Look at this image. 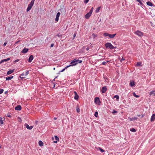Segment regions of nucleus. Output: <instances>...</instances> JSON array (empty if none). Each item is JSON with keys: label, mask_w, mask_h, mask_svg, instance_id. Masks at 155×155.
<instances>
[{"label": "nucleus", "mask_w": 155, "mask_h": 155, "mask_svg": "<svg viewBox=\"0 0 155 155\" xmlns=\"http://www.w3.org/2000/svg\"><path fill=\"white\" fill-rule=\"evenodd\" d=\"M94 8L93 7L91 8V9L90 10L89 12L87 13L85 16V17L86 19H88L91 15L92 12Z\"/></svg>", "instance_id": "nucleus-1"}, {"label": "nucleus", "mask_w": 155, "mask_h": 155, "mask_svg": "<svg viewBox=\"0 0 155 155\" xmlns=\"http://www.w3.org/2000/svg\"><path fill=\"white\" fill-rule=\"evenodd\" d=\"M34 3V0H32L31 2H30V4L28 5V7H27V8L26 9V11L27 12H28L29 11L31 8H32L33 5Z\"/></svg>", "instance_id": "nucleus-2"}, {"label": "nucleus", "mask_w": 155, "mask_h": 155, "mask_svg": "<svg viewBox=\"0 0 155 155\" xmlns=\"http://www.w3.org/2000/svg\"><path fill=\"white\" fill-rule=\"evenodd\" d=\"M77 64V59L75 58L73 60L71 61H70V64L68 66L69 67L70 66H74L76 65Z\"/></svg>", "instance_id": "nucleus-3"}, {"label": "nucleus", "mask_w": 155, "mask_h": 155, "mask_svg": "<svg viewBox=\"0 0 155 155\" xmlns=\"http://www.w3.org/2000/svg\"><path fill=\"white\" fill-rule=\"evenodd\" d=\"M105 46L107 48H109L110 49H113L114 48V47L112 44L109 42H107L105 45Z\"/></svg>", "instance_id": "nucleus-4"}, {"label": "nucleus", "mask_w": 155, "mask_h": 155, "mask_svg": "<svg viewBox=\"0 0 155 155\" xmlns=\"http://www.w3.org/2000/svg\"><path fill=\"white\" fill-rule=\"evenodd\" d=\"M116 35V33L111 35L107 33H104L103 34V35L105 37L108 36L110 38H113Z\"/></svg>", "instance_id": "nucleus-5"}, {"label": "nucleus", "mask_w": 155, "mask_h": 155, "mask_svg": "<svg viewBox=\"0 0 155 155\" xmlns=\"http://www.w3.org/2000/svg\"><path fill=\"white\" fill-rule=\"evenodd\" d=\"M94 102L95 103L100 105L101 104V101L100 100L99 98L98 97H96L94 99Z\"/></svg>", "instance_id": "nucleus-6"}, {"label": "nucleus", "mask_w": 155, "mask_h": 155, "mask_svg": "<svg viewBox=\"0 0 155 155\" xmlns=\"http://www.w3.org/2000/svg\"><path fill=\"white\" fill-rule=\"evenodd\" d=\"M135 33L139 37H141L142 36H143V33L139 30H137L135 31Z\"/></svg>", "instance_id": "nucleus-7"}, {"label": "nucleus", "mask_w": 155, "mask_h": 155, "mask_svg": "<svg viewBox=\"0 0 155 155\" xmlns=\"http://www.w3.org/2000/svg\"><path fill=\"white\" fill-rule=\"evenodd\" d=\"M24 126L28 130H31L33 128V126H29V125L27 124V123H25L24 124Z\"/></svg>", "instance_id": "nucleus-8"}, {"label": "nucleus", "mask_w": 155, "mask_h": 155, "mask_svg": "<svg viewBox=\"0 0 155 155\" xmlns=\"http://www.w3.org/2000/svg\"><path fill=\"white\" fill-rule=\"evenodd\" d=\"M60 15L61 13L60 12H58L57 13L55 20L56 21L58 22V21Z\"/></svg>", "instance_id": "nucleus-9"}, {"label": "nucleus", "mask_w": 155, "mask_h": 155, "mask_svg": "<svg viewBox=\"0 0 155 155\" xmlns=\"http://www.w3.org/2000/svg\"><path fill=\"white\" fill-rule=\"evenodd\" d=\"M107 90V88L106 86L103 87L101 89V92L102 93H105Z\"/></svg>", "instance_id": "nucleus-10"}, {"label": "nucleus", "mask_w": 155, "mask_h": 155, "mask_svg": "<svg viewBox=\"0 0 155 155\" xmlns=\"http://www.w3.org/2000/svg\"><path fill=\"white\" fill-rule=\"evenodd\" d=\"M33 58V56L32 55H31L29 56V58L28 59V61L29 62H31L32 61Z\"/></svg>", "instance_id": "nucleus-11"}, {"label": "nucleus", "mask_w": 155, "mask_h": 155, "mask_svg": "<svg viewBox=\"0 0 155 155\" xmlns=\"http://www.w3.org/2000/svg\"><path fill=\"white\" fill-rule=\"evenodd\" d=\"M10 59V58H8L6 59H4L0 61V64H2V63L5 62L7 61H8Z\"/></svg>", "instance_id": "nucleus-12"}, {"label": "nucleus", "mask_w": 155, "mask_h": 155, "mask_svg": "<svg viewBox=\"0 0 155 155\" xmlns=\"http://www.w3.org/2000/svg\"><path fill=\"white\" fill-rule=\"evenodd\" d=\"M155 120V114H153L151 117L150 121L153 122Z\"/></svg>", "instance_id": "nucleus-13"}, {"label": "nucleus", "mask_w": 155, "mask_h": 155, "mask_svg": "<svg viewBox=\"0 0 155 155\" xmlns=\"http://www.w3.org/2000/svg\"><path fill=\"white\" fill-rule=\"evenodd\" d=\"M21 109V107L20 105H17L15 108V109L17 110H20Z\"/></svg>", "instance_id": "nucleus-14"}, {"label": "nucleus", "mask_w": 155, "mask_h": 155, "mask_svg": "<svg viewBox=\"0 0 155 155\" xmlns=\"http://www.w3.org/2000/svg\"><path fill=\"white\" fill-rule=\"evenodd\" d=\"M28 48H25L21 51V52L23 53H26L28 51Z\"/></svg>", "instance_id": "nucleus-15"}, {"label": "nucleus", "mask_w": 155, "mask_h": 155, "mask_svg": "<svg viewBox=\"0 0 155 155\" xmlns=\"http://www.w3.org/2000/svg\"><path fill=\"white\" fill-rule=\"evenodd\" d=\"M147 5L150 6H154V5L151 2L148 1L147 2Z\"/></svg>", "instance_id": "nucleus-16"}, {"label": "nucleus", "mask_w": 155, "mask_h": 155, "mask_svg": "<svg viewBox=\"0 0 155 155\" xmlns=\"http://www.w3.org/2000/svg\"><path fill=\"white\" fill-rule=\"evenodd\" d=\"M4 120V119L2 117H0V125H2L3 124V121Z\"/></svg>", "instance_id": "nucleus-17"}, {"label": "nucleus", "mask_w": 155, "mask_h": 155, "mask_svg": "<svg viewBox=\"0 0 155 155\" xmlns=\"http://www.w3.org/2000/svg\"><path fill=\"white\" fill-rule=\"evenodd\" d=\"M14 71V69L12 70H11L8 71L7 72V75H9V74H12V73Z\"/></svg>", "instance_id": "nucleus-18"}, {"label": "nucleus", "mask_w": 155, "mask_h": 155, "mask_svg": "<svg viewBox=\"0 0 155 155\" xmlns=\"http://www.w3.org/2000/svg\"><path fill=\"white\" fill-rule=\"evenodd\" d=\"M13 78V76H9L6 78V80L9 81Z\"/></svg>", "instance_id": "nucleus-19"}, {"label": "nucleus", "mask_w": 155, "mask_h": 155, "mask_svg": "<svg viewBox=\"0 0 155 155\" xmlns=\"http://www.w3.org/2000/svg\"><path fill=\"white\" fill-rule=\"evenodd\" d=\"M38 144L40 146H43L44 143L41 141L40 140L38 142Z\"/></svg>", "instance_id": "nucleus-20"}, {"label": "nucleus", "mask_w": 155, "mask_h": 155, "mask_svg": "<svg viewBox=\"0 0 155 155\" xmlns=\"http://www.w3.org/2000/svg\"><path fill=\"white\" fill-rule=\"evenodd\" d=\"M128 119L130 120V121H134L135 120L137 119V117H134L133 118H129Z\"/></svg>", "instance_id": "nucleus-21"}, {"label": "nucleus", "mask_w": 155, "mask_h": 155, "mask_svg": "<svg viewBox=\"0 0 155 155\" xmlns=\"http://www.w3.org/2000/svg\"><path fill=\"white\" fill-rule=\"evenodd\" d=\"M114 98H116V100L117 101H118L119 100V96L118 95H116L114 97Z\"/></svg>", "instance_id": "nucleus-22"}, {"label": "nucleus", "mask_w": 155, "mask_h": 155, "mask_svg": "<svg viewBox=\"0 0 155 155\" xmlns=\"http://www.w3.org/2000/svg\"><path fill=\"white\" fill-rule=\"evenodd\" d=\"M150 95H152V94H153L154 96H155V90H153L150 92Z\"/></svg>", "instance_id": "nucleus-23"}, {"label": "nucleus", "mask_w": 155, "mask_h": 155, "mask_svg": "<svg viewBox=\"0 0 155 155\" xmlns=\"http://www.w3.org/2000/svg\"><path fill=\"white\" fill-rule=\"evenodd\" d=\"M133 95L135 97L138 98L140 97V96L137 95L135 92H133Z\"/></svg>", "instance_id": "nucleus-24"}, {"label": "nucleus", "mask_w": 155, "mask_h": 155, "mask_svg": "<svg viewBox=\"0 0 155 155\" xmlns=\"http://www.w3.org/2000/svg\"><path fill=\"white\" fill-rule=\"evenodd\" d=\"M140 5H141V7L142 8H143V7H145V6L143 4V3L141 2V1H140L139 2Z\"/></svg>", "instance_id": "nucleus-25"}, {"label": "nucleus", "mask_w": 155, "mask_h": 155, "mask_svg": "<svg viewBox=\"0 0 155 155\" xmlns=\"http://www.w3.org/2000/svg\"><path fill=\"white\" fill-rule=\"evenodd\" d=\"M78 97H79L78 95V94L74 95V98L76 100H78Z\"/></svg>", "instance_id": "nucleus-26"}, {"label": "nucleus", "mask_w": 155, "mask_h": 155, "mask_svg": "<svg viewBox=\"0 0 155 155\" xmlns=\"http://www.w3.org/2000/svg\"><path fill=\"white\" fill-rule=\"evenodd\" d=\"M68 67H69V66H68V65L66 66V67H65V68L64 69H63L62 70H61L60 72H62L64 71L67 68H68Z\"/></svg>", "instance_id": "nucleus-27"}, {"label": "nucleus", "mask_w": 155, "mask_h": 155, "mask_svg": "<svg viewBox=\"0 0 155 155\" xmlns=\"http://www.w3.org/2000/svg\"><path fill=\"white\" fill-rule=\"evenodd\" d=\"M135 85L134 82V81H131L130 82V86L131 87H133Z\"/></svg>", "instance_id": "nucleus-28"}, {"label": "nucleus", "mask_w": 155, "mask_h": 155, "mask_svg": "<svg viewBox=\"0 0 155 155\" xmlns=\"http://www.w3.org/2000/svg\"><path fill=\"white\" fill-rule=\"evenodd\" d=\"M29 74V71L28 70L26 71L25 74H24L25 76H26Z\"/></svg>", "instance_id": "nucleus-29"}, {"label": "nucleus", "mask_w": 155, "mask_h": 155, "mask_svg": "<svg viewBox=\"0 0 155 155\" xmlns=\"http://www.w3.org/2000/svg\"><path fill=\"white\" fill-rule=\"evenodd\" d=\"M101 8V7H98L96 9L95 11V12L96 13H98L99 12V11Z\"/></svg>", "instance_id": "nucleus-30"}, {"label": "nucleus", "mask_w": 155, "mask_h": 155, "mask_svg": "<svg viewBox=\"0 0 155 155\" xmlns=\"http://www.w3.org/2000/svg\"><path fill=\"white\" fill-rule=\"evenodd\" d=\"M130 130L132 132H135L136 131V130L134 128H132L131 129H130Z\"/></svg>", "instance_id": "nucleus-31"}, {"label": "nucleus", "mask_w": 155, "mask_h": 155, "mask_svg": "<svg viewBox=\"0 0 155 155\" xmlns=\"http://www.w3.org/2000/svg\"><path fill=\"white\" fill-rule=\"evenodd\" d=\"M109 61H107L106 62L103 61L102 63V64L103 65H106L107 63L109 62Z\"/></svg>", "instance_id": "nucleus-32"}, {"label": "nucleus", "mask_w": 155, "mask_h": 155, "mask_svg": "<svg viewBox=\"0 0 155 155\" xmlns=\"http://www.w3.org/2000/svg\"><path fill=\"white\" fill-rule=\"evenodd\" d=\"M77 64H78V63H81L82 62V60H80L78 59H77Z\"/></svg>", "instance_id": "nucleus-33"}, {"label": "nucleus", "mask_w": 155, "mask_h": 155, "mask_svg": "<svg viewBox=\"0 0 155 155\" xmlns=\"http://www.w3.org/2000/svg\"><path fill=\"white\" fill-rule=\"evenodd\" d=\"M54 138L55 140H56L58 141L59 140V138L57 136H54Z\"/></svg>", "instance_id": "nucleus-34"}, {"label": "nucleus", "mask_w": 155, "mask_h": 155, "mask_svg": "<svg viewBox=\"0 0 155 155\" xmlns=\"http://www.w3.org/2000/svg\"><path fill=\"white\" fill-rule=\"evenodd\" d=\"M99 150L101 152H103L105 151V150H104L102 149L100 147H99Z\"/></svg>", "instance_id": "nucleus-35"}, {"label": "nucleus", "mask_w": 155, "mask_h": 155, "mask_svg": "<svg viewBox=\"0 0 155 155\" xmlns=\"http://www.w3.org/2000/svg\"><path fill=\"white\" fill-rule=\"evenodd\" d=\"M78 113H79L80 112V109L78 107H77L76 109Z\"/></svg>", "instance_id": "nucleus-36"}, {"label": "nucleus", "mask_w": 155, "mask_h": 155, "mask_svg": "<svg viewBox=\"0 0 155 155\" xmlns=\"http://www.w3.org/2000/svg\"><path fill=\"white\" fill-rule=\"evenodd\" d=\"M98 115V113L97 112H95L94 114V116L96 117H97Z\"/></svg>", "instance_id": "nucleus-37"}, {"label": "nucleus", "mask_w": 155, "mask_h": 155, "mask_svg": "<svg viewBox=\"0 0 155 155\" xmlns=\"http://www.w3.org/2000/svg\"><path fill=\"white\" fill-rule=\"evenodd\" d=\"M136 65L137 66H140L141 65V63L140 62H138L137 63Z\"/></svg>", "instance_id": "nucleus-38"}, {"label": "nucleus", "mask_w": 155, "mask_h": 155, "mask_svg": "<svg viewBox=\"0 0 155 155\" xmlns=\"http://www.w3.org/2000/svg\"><path fill=\"white\" fill-rule=\"evenodd\" d=\"M4 91V90L2 89H0V94H2Z\"/></svg>", "instance_id": "nucleus-39"}, {"label": "nucleus", "mask_w": 155, "mask_h": 155, "mask_svg": "<svg viewBox=\"0 0 155 155\" xmlns=\"http://www.w3.org/2000/svg\"><path fill=\"white\" fill-rule=\"evenodd\" d=\"M117 112L114 110H113V111L112 112V113L113 114H115L117 113Z\"/></svg>", "instance_id": "nucleus-40"}, {"label": "nucleus", "mask_w": 155, "mask_h": 155, "mask_svg": "<svg viewBox=\"0 0 155 155\" xmlns=\"http://www.w3.org/2000/svg\"><path fill=\"white\" fill-rule=\"evenodd\" d=\"M89 1V0H84V2L86 4L88 3Z\"/></svg>", "instance_id": "nucleus-41"}, {"label": "nucleus", "mask_w": 155, "mask_h": 155, "mask_svg": "<svg viewBox=\"0 0 155 155\" xmlns=\"http://www.w3.org/2000/svg\"><path fill=\"white\" fill-rule=\"evenodd\" d=\"M104 78L105 79V81L106 82H107V80H108V78H107V77H105V78L104 77Z\"/></svg>", "instance_id": "nucleus-42"}, {"label": "nucleus", "mask_w": 155, "mask_h": 155, "mask_svg": "<svg viewBox=\"0 0 155 155\" xmlns=\"http://www.w3.org/2000/svg\"><path fill=\"white\" fill-rule=\"evenodd\" d=\"M19 61V59H17V60H15V61H14V62L15 63H16V62H18Z\"/></svg>", "instance_id": "nucleus-43"}, {"label": "nucleus", "mask_w": 155, "mask_h": 155, "mask_svg": "<svg viewBox=\"0 0 155 155\" xmlns=\"http://www.w3.org/2000/svg\"><path fill=\"white\" fill-rule=\"evenodd\" d=\"M7 43L6 42H5L4 43V44H3V46H5L6 44H7Z\"/></svg>", "instance_id": "nucleus-44"}, {"label": "nucleus", "mask_w": 155, "mask_h": 155, "mask_svg": "<svg viewBox=\"0 0 155 155\" xmlns=\"http://www.w3.org/2000/svg\"><path fill=\"white\" fill-rule=\"evenodd\" d=\"M124 58L123 57H122V58L120 60V61H124Z\"/></svg>", "instance_id": "nucleus-45"}, {"label": "nucleus", "mask_w": 155, "mask_h": 155, "mask_svg": "<svg viewBox=\"0 0 155 155\" xmlns=\"http://www.w3.org/2000/svg\"><path fill=\"white\" fill-rule=\"evenodd\" d=\"M24 75H25L24 73H22V74H21V76H22V77Z\"/></svg>", "instance_id": "nucleus-46"}, {"label": "nucleus", "mask_w": 155, "mask_h": 155, "mask_svg": "<svg viewBox=\"0 0 155 155\" xmlns=\"http://www.w3.org/2000/svg\"><path fill=\"white\" fill-rule=\"evenodd\" d=\"M86 50L87 51H88L89 50V48L88 47H87L86 48Z\"/></svg>", "instance_id": "nucleus-47"}, {"label": "nucleus", "mask_w": 155, "mask_h": 155, "mask_svg": "<svg viewBox=\"0 0 155 155\" xmlns=\"http://www.w3.org/2000/svg\"><path fill=\"white\" fill-rule=\"evenodd\" d=\"M54 45V44H52L51 45V47H52Z\"/></svg>", "instance_id": "nucleus-48"}, {"label": "nucleus", "mask_w": 155, "mask_h": 155, "mask_svg": "<svg viewBox=\"0 0 155 155\" xmlns=\"http://www.w3.org/2000/svg\"><path fill=\"white\" fill-rule=\"evenodd\" d=\"M58 37H60V35H59V34H57V35H56Z\"/></svg>", "instance_id": "nucleus-49"}, {"label": "nucleus", "mask_w": 155, "mask_h": 155, "mask_svg": "<svg viewBox=\"0 0 155 155\" xmlns=\"http://www.w3.org/2000/svg\"><path fill=\"white\" fill-rule=\"evenodd\" d=\"M19 42V41H18L15 42V44H17V43H18Z\"/></svg>", "instance_id": "nucleus-50"}, {"label": "nucleus", "mask_w": 155, "mask_h": 155, "mask_svg": "<svg viewBox=\"0 0 155 155\" xmlns=\"http://www.w3.org/2000/svg\"><path fill=\"white\" fill-rule=\"evenodd\" d=\"M74 95H75L76 94H77L76 92L75 91H74Z\"/></svg>", "instance_id": "nucleus-51"}, {"label": "nucleus", "mask_w": 155, "mask_h": 155, "mask_svg": "<svg viewBox=\"0 0 155 155\" xmlns=\"http://www.w3.org/2000/svg\"><path fill=\"white\" fill-rule=\"evenodd\" d=\"M144 116V114H142L141 116V118L143 117Z\"/></svg>", "instance_id": "nucleus-52"}, {"label": "nucleus", "mask_w": 155, "mask_h": 155, "mask_svg": "<svg viewBox=\"0 0 155 155\" xmlns=\"http://www.w3.org/2000/svg\"><path fill=\"white\" fill-rule=\"evenodd\" d=\"M57 141V140H56V141H54V143H57V141Z\"/></svg>", "instance_id": "nucleus-53"}, {"label": "nucleus", "mask_w": 155, "mask_h": 155, "mask_svg": "<svg viewBox=\"0 0 155 155\" xmlns=\"http://www.w3.org/2000/svg\"><path fill=\"white\" fill-rule=\"evenodd\" d=\"M54 120H57V117H54Z\"/></svg>", "instance_id": "nucleus-54"}, {"label": "nucleus", "mask_w": 155, "mask_h": 155, "mask_svg": "<svg viewBox=\"0 0 155 155\" xmlns=\"http://www.w3.org/2000/svg\"><path fill=\"white\" fill-rule=\"evenodd\" d=\"M138 2H139L140 0H136Z\"/></svg>", "instance_id": "nucleus-55"}, {"label": "nucleus", "mask_w": 155, "mask_h": 155, "mask_svg": "<svg viewBox=\"0 0 155 155\" xmlns=\"http://www.w3.org/2000/svg\"><path fill=\"white\" fill-rule=\"evenodd\" d=\"M137 116L138 117H140V114H137Z\"/></svg>", "instance_id": "nucleus-56"}, {"label": "nucleus", "mask_w": 155, "mask_h": 155, "mask_svg": "<svg viewBox=\"0 0 155 155\" xmlns=\"http://www.w3.org/2000/svg\"><path fill=\"white\" fill-rule=\"evenodd\" d=\"M20 78H21V79H22V78H24V77H21V76H20Z\"/></svg>", "instance_id": "nucleus-57"}, {"label": "nucleus", "mask_w": 155, "mask_h": 155, "mask_svg": "<svg viewBox=\"0 0 155 155\" xmlns=\"http://www.w3.org/2000/svg\"><path fill=\"white\" fill-rule=\"evenodd\" d=\"M75 36H76L75 34H74V37H75Z\"/></svg>", "instance_id": "nucleus-58"}, {"label": "nucleus", "mask_w": 155, "mask_h": 155, "mask_svg": "<svg viewBox=\"0 0 155 155\" xmlns=\"http://www.w3.org/2000/svg\"><path fill=\"white\" fill-rule=\"evenodd\" d=\"M7 92H8L7 91H6L5 92V94H6Z\"/></svg>", "instance_id": "nucleus-59"}, {"label": "nucleus", "mask_w": 155, "mask_h": 155, "mask_svg": "<svg viewBox=\"0 0 155 155\" xmlns=\"http://www.w3.org/2000/svg\"><path fill=\"white\" fill-rule=\"evenodd\" d=\"M53 69H54V70H55V68H53Z\"/></svg>", "instance_id": "nucleus-60"}, {"label": "nucleus", "mask_w": 155, "mask_h": 155, "mask_svg": "<svg viewBox=\"0 0 155 155\" xmlns=\"http://www.w3.org/2000/svg\"><path fill=\"white\" fill-rule=\"evenodd\" d=\"M116 48V47H114V48Z\"/></svg>", "instance_id": "nucleus-61"}, {"label": "nucleus", "mask_w": 155, "mask_h": 155, "mask_svg": "<svg viewBox=\"0 0 155 155\" xmlns=\"http://www.w3.org/2000/svg\"><path fill=\"white\" fill-rule=\"evenodd\" d=\"M8 117H10V116H8Z\"/></svg>", "instance_id": "nucleus-62"}, {"label": "nucleus", "mask_w": 155, "mask_h": 155, "mask_svg": "<svg viewBox=\"0 0 155 155\" xmlns=\"http://www.w3.org/2000/svg\"><path fill=\"white\" fill-rule=\"evenodd\" d=\"M1 148V146H0V149Z\"/></svg>", "instance_id": "nucleus-63"}]
</instances>
